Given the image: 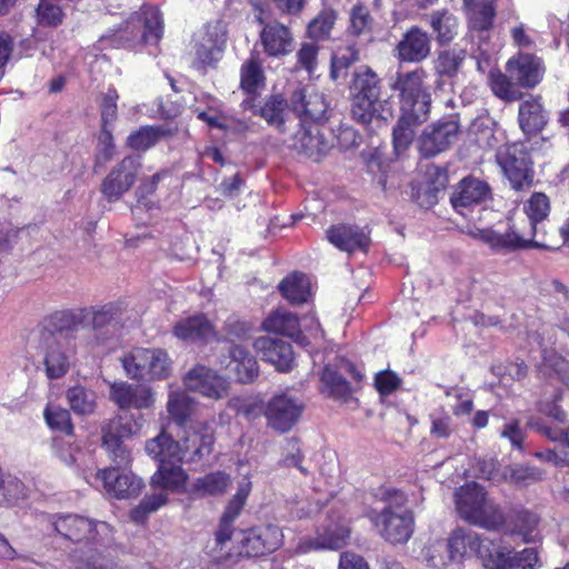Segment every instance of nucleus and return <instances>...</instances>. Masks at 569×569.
Returning <instances> with one entry per match:
<instances>
[{
  "label": "nucleus",
  "instance_id": "obj_1",
  "mask_svg": "<svg viewBox=\"0 0 569 569\" xmlns=\"http://www.w3.org/2000/svg\"><path fill=\"white\" fill-rule=\"evenodd\" d=\"M427 79L428 72L420 66L397 71L389 82L399 103V118L392 128V143L398 152L409 148L416 130L430 118L432 96Z\"/></svg>",
  "mask_w": 569,
  "mask_h": 569
},
{
  "label": "nucleus",
  "instance_id": "obj_2",
  "mask_svg": "<svg viewBox=\"0 0 569 569\" xmlns=\"http://www.w3.org/2000/svg\"><path fill=\"white\" fill-rule=\"evenodd\" d=\"M377 497L387 506L373 512L370 520L380 536L391 545H405L415 531V515L411 509L402 508L407 502L403 491L393 487H380Z\"/></svg>",
  "mask_w": 569,
  "mask_h": 569
},
{
  "label": "nucleus",
  "instance_id": "obj_3",
  "mask_svg": "<svg viewBox=\"0 0 569 569\" xmlns=\"http://www.w3.org/2000/svg\"><path fill=\"white\" fill-rule=\"evenodd\" d=\"M456 508L461 518L488 530H499L507 521L500 507L487 499V492L477 482L466 483L457 490Z\"/></svg>",
  "mask_w": 569,
  "mask_h": 569
},
{
  "label": "nucleus",
  "instance_id": "obj_4",
  "mask_svg": "<svg viewBox=\"0 0 569 569\" xmlns=\"http://www.w3.org/2000/svg\"><path fill=\"white\" fill-rule=\"evenodd\" d=\"M382 79L369 66L358 67L349 84L351 116L355 121L369 126L376 117L377 106L381 101Z\"/></svg>",
  "mask_w": 569,
  "mask_h": 569
},
{
  "label": "nucleus",
  "instance_id": "obj_5",
  "mask_svg": "<svg viewBox=\"0 0 569 569\" xmlns=\"http://www.w3.org/2000/svg\"><path fill=\"white\" fill-rule=\"evenodd\" d=\"M121 363L129 378L147 382L166 380L173 369V361L163 348H133Z\"/></svg>",
  "mask_w": 569,
  "mask_h": 569
},
{
  "label": "nucleus",
  "instance_id": "obj_6",
  "mask_svg": "<svg viewBox=\"0 0 569 569\" xmlns=\"http://www.w3.org/2000/svg\"><path fill=\"white\" fill-rule=\"evenodd\" d=\"M53 531L62 539L86 546L101 545L102 535H109L111 527L79 513H54L49 516Z\"/></svg>",
  "mask_w": 569,
  "mask_h": 569
},
{
  "label": "nucleus",
  "instance_id": "obj_7",
  "mask_svg": "<svg viewBox=\"0 0 569 569\" xmlns=\"http://www.w3.org/2000/svg\"><path fill=\"white\" fill-rule=\"evenodd\" d=\"M141 418V416L136 417L132 413L117 415L101 426V447L117 466L129 465L130 451L126 447L124 440L139 433Z\"/></svg>",
  "mask_w": 569,
  "mask_h": 569
},
{
  "label": "nucleus",
  "instance_id": "obj_8",
  "mask_svg": "<svg viewBox=\"0 0 569 569\" xmlns=\"http://www.w3.org/2000/svg\"><path fill=\"white\" fill-rule=\"evenodd\" d=\"M496 158L513 190L523 191L533 184L531 157L522 143L507 144L497 152Z\"/></svg>",
  "mask_w": 569,
  "mask_h": 569
},
{
  "label": "nucleus",
  "instance_id": "obj_9",
  "mask_svg": "<svg viewBox=\"0 0 569 569\" xmlns=\"http://www.w3.org/2000/svg\"><path fill=\"white\" fill-rule=\"evenodd\" d=\"M241 538L237 543L238 556L246 559L268 556L283 545L282 529L273 523L252 526L240 531Z\"/></svg>",
  "mask_w": 569,
  "mask_h": 569
},
{
  "label": "nucleus",
  "instance_id": "obj_10",
  "mask_svg": "<svg viewBox=\"0 0 569 569\" xmlns=\"http://www.w3.org/2000/svg\"><path fill=\"white\" fill-rule=\"evenodd\" d=\"M531 230L521 224V220L509 219L508 228L505 232H495L493 251L515 252L527 249L557 250L558 246L550 241L546 233L536 239Z\"/></svg>",
  "mask_w": 569,
  "mask_h": 569
},
{
  "label": "nucleus",
  "instance_id": "obj_11",
  "mask_svg": "<svg viewBox=\"0 0 569 569\" xmlns=\"http://www.w3.org/2000/svg\"><path fill=\"white\" fill-rule=\"evenodd\" d=\"M141 162L134 156H126L101 182V193L109 202L118 201L137 181Z\"/></svg>",
  "mask_w": 569,
  "mask_h": 569
},
{
  "label": "nucleus",
  "instance_id": "obj_12",
  "mask_svg": "<svg viewBox=\"0 0 569 569\" xmlns=\"http://www.w3.org/2000/svg\"><path fill=\"white\" fill-rule=\"evenodd\" d=\"M303 409V403L296 398L289 397L286 393H279L267 402L263 416L270 428L284 433L297 425Z\"/></svg>",
  "mask_w": 569,
  "mask_h": 569
},
{
  "label": "nucleus",
  "instance_id": "obj_13",
  "mask_svg": "<svg viewBox=\"0 0 569 569\" xmlns=\"http://www.w3.org/2000/svg\"><path fill=\"white\" fill-rule=\"evenodd\" d=\"M460 133V124L453 118L440 119L428 126L419 140V150L425 158H431L447 150Z\"/></svg>",
  "mask_w": 569,
  "mask_h": 569
},
{
  "label": "nucleus",
  "instance_id": "obj_14",
  "mask_svg": "<svg viewBox=\"0 0 569 569\" xmlns=\"http://www.w3.org/2000/svg\"><path fill=\"white\" fill-rule=\"evenodd\" d=\"M88 308L56 310L40 322V340L54 339L56 335H72L83 327L89 319Z\"/></svg>",
  "mask_w": 569,
  "mask_h": 569
},
{
  "label": "nucleus",
  "instance_id": "obj_15",
  "mask_svg": "<svg viewBox=\"0 0 569 569\" xmlns=\"http://www.w3.org/2000/svg\"><path fill=\"white\" fill-rule=\"evenodd\" d=\"M506 71L519 88L533 89L543 80L546 66L537 54L519 51L509 58Z\"/></svg>",
  "mask_w": 569,
  "mask_h": 569
},
{
  "label": "nucleus",
  "instance_id": "obj_16",
  "mask_svg": "<svg viewBox=\"0 0 569 569\" xmlns=\"http://www.w3.org/2000/svg\"><path fill=\"white\" fill-rule=\"evenodd\" d=\"M431 36L419 26L409 27L393 48L400 63H421L431 53Z\"/></svg>",
  "mask_w": 569,
  "mask_h": 569
},
{
  "label": "nucleus",
  "instance_id": "obj_17",
  "mask_svg": "<svg viewBox=\"0 0 569 569\" xmlns=\"http://www.w3.org/2000/svg\"><path fill=\"white\" fill-rule=\"evenodd\" d=\"M171 333L184 343L199 346H204L217 339L216 326L203 312H196L176 321Z\"/></svg>",
  "mask_w": 569,
  "mask_h": 569
},
{
  "label": "nucleus",
  "instance_id": "obj_18",
  "mask_svg": "<svg viewBox=\"0 0 569 569\" xmlns=\"http://www.w3.org/2000/svg\"><path fill=\"white\" fill-rule=\"evenodd\" d=\"M326 238L335 248L349 254L368 252L371 244L370 230L347 222L331 224L326 230Z\"/></svg>",
  "mask_w": 569,
  "mask_h": 569
},
{
  "label": "nucleus",
  "instance_id": "obj_19",
  "mask_svg": "<svg viewBox=\"0 0 569 569\" xmlns=\"http://www.w3.org/2000/svg\"><path fill=\"white\" fill-rule=\"evenodd\" d=\"M239 89L246 96L241 108H254L261 91L266 88V74L259 53H251L240 67Z\"/></svg>",
  "mask_w": 569,
  "mask_h": 569
},
{
  "label": "nucleus",
  "instance_id": "obj_20",
  "mask_svg": "<svg viewBox=\"0 0 569 569\" xmlns=\"http://www.w3.org/2000/svg\"><path fill=\"white\" fill-rule=\"evenodd\" d=\"M251 489V481L243 480L238 485L236 493L228 500L214 532V539L218 546H223L231 540L234 531V521L244 509Z\"/></svg>",
  "mask_w": 569,
  "mask_h": 569
},
{
  "label": "nucleus",
  "instance_id": "obj_21",
  "mask_svg": "<svg viewBox=\"0 0 569 569\" xmlns=\"http://www.w3.org/2000/svg\"><path fill=\"white\" fill-rule=\"evenodd\" d=\"M491 187L487 181L468 176L457 183L450 202L458 213L466 216L465 210L486 202L491 198Z\"/></svg>",
  "mask_w": 569,
  "mask_h": 569
},
{
  "label": "nucleus",
  "instance_id": "obj_22",
  "mask_svg": "<svg viewBox=\"0 0 569 569\" xmlns=\"http://www.w3.org/2000/svg\"><path fill=\"white\" fill-rule=\"evenodd\" d=\"M253 348L261 360L272 365L279 372H290L296 367L292 346L280 338L259 337L253 341Z\"/></svg>",
  "mask_w": 569,
  "mask_h": 569
},
{
  "label": "nucleus",
  "instance_id": "obj_23",
  "mask_svg": "<svg viewBox=\"0 0 569 569\" xmlns=\"http://www.w3.org/2000/svg\"><path fill=\"white\" fill-rule=\"evenodd\" d=\"M120 467L100 469L96 479L102 482L103 489L112 498L128 499L137 497L143 488L142 480L134 475L120 472Z\"/></svg>",
  "mask_w": 569,
  "mask_h": 569
},
{
  "label": "nucleus",
  "instance_id": "obj_24",
  "mask_svg": "<svg viewBox=\"0 0 569 569\" xmlns=\"http://www.w3.org/2000/svg\"><path fill=\"white\" fill-rule=\"evenodd\" d=\"M184 383L190 390L216 400L227 397L229 391V382L202 365H197L187 372Z\"/></svg>",
  "mask_w": 569,
  "mask_h": 569
},
{
  "label": "nucleus",
  "instance_id": "obj_25",
  "mask_svg": "<svg viewBox=\"0 0 569 569\" xmlns=\"http://www.w3.org/2000/svg\"><path fill=\"white\" fill-rule=\"evenodd\" d=\"M110 399L120 409H149L154 403L152 389L144 385H134L127 381L110 385Z\"/></svg>",
  "mask_w": 569,
  "mask_h": 569
},
{
  "label": "nucleus",
  "instance_id": "obj_26",
  "mask_svg": "<svg viewBox=\"0 0 569 569\" xmlns=\"http://www.w3.org/2000/svg\"><path fill=\"white\" fill-rule=\"evenodd\" d=\"M258 21L262 24L260 42L268 57H283L292 51L295 39L288 26L278 20L264 22L261 17L258 18Z\"/></svg>",
  "mask_w": 569,
  "mask_h": 569
},
{
  "label": "nucleus",
  "instance_id": "obj_27",
  "mask_svg": "<svg viewBox=\"0 0 569 569\" xmlns=\"http://www.w3.org/2000/svg\"><path fill=\"white\" fill-rule=\"evenodd\" d=\"M183 462L197 463L208 458L214 445L213 432L207 426L186 431V435L179 441Z\"/></svg>",
  "mask_w": 569,
  "mask_h": 569
},
{
  "label": "nucleus",
  "instance_id": "obj_28",
  "mask_svg": "<svg viewBox=\"0 0 569 569\" xmlns=\"http://www.w3.org/2000/svg\"><path fill=\"white\" fill-rule=\"evenodd\" d=\"M231 477L224 471H211L193 480L186 493L190 500L218 498L227 493L231 486Z\"/></svg>",
  "mask_w": 569,
  "mask_h": 569
},
{
  "label": "nucleus",
  "instance_id": "obj_29",
  "mask_svg": "<svg viewBox=\"0 0 569 569\" xmlns=\"http://www.w3.org/2000/svg\"><path fill=\"white\" fill-rule=\"evenodd\" d=\"M292 109L300 121L323 124L328 120V103L325 97L313 92L308 96L305 90H297L292 96Z\"/></svg>",
  "mask_w": 569,
  "mask_h": 569
},
{
  "label": "nucleus",
  "instance_id": "obj_30",
  "mask_svg": "<svg viewBox=\"0 0 569 569\" xmlns=\"http://www.w3.org/2000/svg\"><path fill=\"white\" fill-rule=\"evenodd\" d=\"M261 327L266 332L289 337L300 346L310 343L308 337L301 331L299 318L289 311L281 309L271 311Z\"/></svg>",
  "mask_w": 569,
  "mask_h": 569
},
{
  "label": "nucleus",
  "instance_id": "obj_31",
  "mask_svg": "<svg viewBox=\"0 0 569 569\" xmlns=\"http://www.w3.org/2000/svg\"><path fill=\"white\" fill-rule=\"evenodd\" d=\"M486 539L469 529L456 528L450 533L447 542L449 560L461 561L465 557L472 555L479 558Z\"/></svg>",
  "mask_w": 569,
  "mask_h": 569
},
{
  "label": "nucleus",
  "instance_id": "obj_32",
  "mask_svg": "<svg viewBox=\"0 0 569 569\" xmlns=\"http://www.w3.org/2000/svg\"><path fill=\"white\" fill-rule=\"evenodd\" d=\"M146 451L158 462V466H170L183 462L180 442L176 441L172 436L164 430L146 442Z\"/></svg>",
  "mask_w": 569,
  "mask_h": 569
},
{
  "label": "nucleus",
  "instance_id": "obj_33",
  "mask_svg": "<svg viewBox=\"0 0 569 569\" xmlns=\"http://www.w3.org/2000/svg\"><path fill=\"white\" fill-rule=\"evenodd\" d=\"M350 533V528L345 523L329 521L317 530L316 538L305 541V545H307L306 550L341 549L348 543Z\"/></svg>",
  "mask_w": 569,
  "mask_h": 569
},
{
  "label": "nucleus",
  "instance_id": "obj_34",
  "mask_svg": "<svg viewBox=\"0 0 569 569\" xmlns=\"http://www.w3.org/2000/svg\"><path fill=\"white\" fill-rule=\"evenodd\" d=\"M339 13L332 6L325 4L306 26L305 37L322 43L333 39L332 34L338 22Z\"/></svg>",
  "mask_w": 569,
  "mask_h": 569
},
{
  "label": "nucleus",
  "instance_id": "obj_35",
  "mask_svg": "<svg viewBox=\"0 0 569 569\" xmlns=\"http://www.w3.org/2000/svg\"><path fill=\"white\" fill-rule=\"evenodd\" d=\"M322 124L300 121V128L295 133V148L305 152L308 157L325 153L329 143L321 132Z\"/></svg>",
  "mask_w": 569,
  "mask_h": 569
},
{
  "label": "nucleus",
  "instance_id": "obj_36",
  "mask_svg": "<svg viewBox=\"0 0 569 569\" xmlns=\"http://www.w3.org/2000/svg\"><path fill=\"white\" fill-rule=\"evenodd\" d=\"M230 366L236 379L241 383H251L259 377V365L256 357L242 345L229 348Z\"/></svg>",
  "mask_w": 569,
  "mask_h": 569
},
{
  "label": "nucleus",
  "instance_id": "obj_37",
  "mask_svg": "<svg viewBox=\"0 0 569 569\" xmlns=\"http://www.w3.org/2000/svg\"><path fill=\"white\" fill-rule=\"evenodd\" d=\"M188 473L182 469L181 463L170 466H158L157 471L151 476V487L160 491L173 493L187 490Z\"/></svg>",
  "mask_w": 569,
  "mask_h": 569
},
{
  "label": "nucleus",
  "instance_id": "obj_38",
  "mask_svg": "<svg viewBox=\"0 0 569 569\" xmlns=\"http://www.w3.org/2000/svg\"><path fill=\"white\" fill-rule=\"evenodd\" d=\"M510 536H520L525 543L535 542L539 535L540 517L523 507L512 509L508 515Z\"/></svg>",
  "mask_w": 569,
  "mask_h": 569
},
{
  "label": "nucleus",
  "instance_id": "obj_39",
  "mask_svg": "<svg viewBox=\"0 0 569 569\" xmlns=\"http://www.w3.org/2000/svg\"><path fill=\"white\" fill-rule=\"evenodd\" d=\"M523 212L527 219H521V224L527 226L538 236L539 224L543 223L551 212L550 198L541 191L532 192L523 203Z\"/></svg>",
  "mask_w": 569,
  "mask_h": 569
},
{
  "label": "nucleus",
  "instance_id": "obj_40",
  "mask_svg": "<svg viewBox=\"0 0 569 569\" xmlns=\"http://www.w3.org/2000/svg\"><path fill=\"white\" fill-rule=\"evenodd\" d=\"M467 58L465 49L449 48L437 52L432 61V69L437 78V82L445 79H453L461 70Z\"/></svg>",
  "mask_w": 569,
  "mask_h": 569
},
{
  "label": "nucleus",
  "instance_id": "obj_41",
  "mask_svg": "<svg viewBox=\"0 0 569 569\" xmlns=\"http://www.w3.org/2000/svg\"><path fill=\"white\" fill-rule=\"evenodd\" d=\"M280 295L293 306L307 303L311 298V286L308 277L295 271L284 277L278 284Z\"/></svg>",
  "mask_w": 569,
  "mask_h": 569
},
{
  "label": "nucleus",
  "instance_id": "obj_42",
  "mask_svg": "<svg viewBox=\"0 0 569 569\" xmlns=\"http://www.w3.org/2000/svg\"><path fill=\"white\" fill-rule=\"evenodd\" d=\"M519 126L526 134H537L545 128L547 119L541 97H530L519 104Z\"/></svg>",
  "mask_w": 569,
  "mask_h": 569
},
{
  "label": "nucleus",
  "instance_id": "obj_43",
  "mask_svg": "<svg viewBox=\"0 0 569 569\" xmlns=\"http://www.w3.org/2000/svg\"><path fill=\"white\" fill-rule=\"evenodd\" d=\"M288 108V101L282 94H270L262 106H259V99L254 108H241L243 111H251L253 116H259L267 123L274 127L280 132L284 131V112Z\"/></svg>",
  "mask_w": 569,
  "mask_h": 569
},
{
  "label": "nucleus",
  "instance_id": "obj_44",
  "mask_svg": "<svg viewBox=\"0 0 569 569\" xmlns=\"http://www.w3.org/2000/svg\"><path fill=\"white\" fill-rule=\"evenodd\" d=\"M497 16L492 1L482 2L472 8L468 16V26L471 32H476L480 41H488L493 29Z\"/></svg>",
  "mask_w": 569,
  "mask_h": 569
},
{
  "label": "nucleus",
  "instance_id": "obj_45",
  "mask_svg": "<svg viewBox=\"0 0 569 569\" xmlns=\"http://www.w3.org/2000/svg\"><path fill=\"white\" fill-rule=\"evenodd\" d=\"M320 381L323 386V392L335 400L348 403L352 399V393L357 390L353 389L350 382L335 368L325 366Z\"/></svg>",
  "mask_w": 569,
  "mask_h": 569
},
{
  "label": "nucleus",
  "instance_id": "obj_46",
  "mask_svg": "<svg viewBox=\"0 0 569 569\" xmlns=\"http://www.w3.org/2000/svg\"><path fill=\"white\" fill-rule=\"evenodd\" d=\"M169 136H171V131L163 126H142L127 137L126 146L133 151L146 152L154 147L160 139Z\"/></svg>",
  "mask_w": 569,
  "mask_h": 569
},
{
  "label": "nucleus",
  "instance_id": "obj_47",
  "mask_svg": "<svg viewBox=\"0 0 569 569\" xmlns=\"http://www.w3.org/2000/svg\"><path fill=\"white\" fill-rule=\"evenodd\" d=\"M44 348L46 373L49 379L62 378L70 368L68 356L61 350L60 343L56 339L41 341Z\"/></svg>",
  "mask_w": 569,
  "mask_h": 569
},
{
  "label": "nucleus",
  "instance_id": "obj_48",
  "mask_svg": "<svg viewBox=\"0 0 569 569\" xmlns=\"http://www.w3.org/2000/svg\"><path fill=\"white\" fill-rule=\"evenodd\" d=\"M66 399L77 416H91L97 409V393L82 385L68 388Z\"/></svg>",
  "mask_w": 569,
  "mask_h": 569
},
{
  "label": "nucleus",
  "instance_id": "obj_49",
  "mask_svg": "<svg viewBox=\"0 0 569 569\" xmlns=\"http://www.w3.org/2000/svg\"><path fill=\"white\" fill-rule=\"evenodd\" d=\"M375 19L369 7L363 2H357L349 11V22L346 32L351 38L370 36L373 31Z\"/></svg>",
  "mask_w": 569,
  "mask_h": 569
},
{
  "label": "nucleus",
  "instance_id": "obj_50",
  "mask_svg": "<svg viewBox=\"0 0 569 569\" xmlns=\"http://www.w3.org/2000/svg\"><path fill=\"white\" fill-rule=\"evenodd\" d=\"M43 419L51 431L59 432L70 438L76 436V428L70 410L60 405L47 403L43 409Z\"/></svg>",
  "mask_w": 569,
  "mask_h": 569
},
{
  "label": "nucleus",
  "instance_id": "obj_51",
  "mask_svg": "<svg viewBox=\"0 0 569 569\" xmlns=\"http://www.w3.org/2000/svg\"><path fill=\"white\" fill-rule=\"evenodd\" d=\"M222 47L210 34H206L194 47V58L192 67L197 70L206 71L208 68H214L220 60Z\"/></svg>",
  "mask_w": 569,
  "mask_h": 569
},
{
  "label": "nucleus",
  "instance_id": "obj_52",
  "mask_svg": "<svg viewBox=\"0 0 569 569\" xmlns=\"http://www.w3.org/2000/svg\"><path fill=\"white\" fill-rule=\"evenodd\" d=\"M430 27L439 46L449 44L458 32V20L448 11H435L430 16Z\"/></svg>",
  "mask_w": 569,
  "mask_h": 569
},
{
  "label": "nucleus",
  "instance_id": "obj_53",
  "mask_svg": "<svg viewBox=\"0 0 569 569\" xmlns=\"http://www.w3.org/2000/svg\"><path fill=\"white\" fill-rule=\"evenodd\" d=\"M513 550L496 548L492 540L486 539L479 559L486 569H513Z\"/></svg>",
  "mask_w": 569,
  "mask_h": 569
},
{
  "label": "nucleus",
  "instance_id": "obj_54",
  "mask_svg": "<svg viewBox=\"0 0 569 569\" xmlns=\"http://www.w3.org/2000/svg\"><path fill=\"white\" fill-rule=\"evenodd\" d=\"M489 87L497 98L507 102L520 100L522 97V93L518 90V84L511 76L500 70L490 71Z\"/></svg>",
  "mask_w": 569,
  "mask_h": 569
},
{
  "label": "nucleus",
  "instance_id": "obj_55",
  "mask_svg": "<svg viewBox=\"0 0 569 569\" xmlns=\"http://www.w3.org/2000/svg\"><path fill=\"white\" fill-rule=\"evenodd\" d=\"M88 309L90 310L89 318H91L92 330L100 332L113 321L119 320L126 308L122 301H111L103 306Z\"/></svg>",
  "mask_w": 569,
  "mask_h": 569
},
{
  "label": "nucleus",
  "instance_id": "obj_56",
  "mask_svg": "<svg viewBox=\"0 0 569 569\" xmlns=\"http://www.w3.org/2000/svg\"><path fill=\"white\" fill-rule=\"evenodd\" d=\"M168 500V493L164 491L146 495L140 503L130 510L129 518L132 522L142 525L151 513L167 505Z\"/></svg>",
  "mask_w": 569,
  "mask_h": 569
},
{
  "label": "nucleus",
  "instance_id": "obj_57",
  "mask_svg": "<svg viewBox=\"0 0 569 569\" xmlns=\"http://www.w3.org/2000/svg\"><path fill=\"white\" fill-rule=\"evenodd\" d=\"M359 50L356 46L341 48L331 56L330 78L335 81L345 79L349 69L359 60Z\"/></svg>",
  "mask_w": 569,
  "mask_h": 569
},
{
  "label": "nucleus",
  "instance_id": "obj_58",
  "mask_svg": "<svg viewBox=\"0 0 569 569\" xmlns=\"http://www.w3.org/2000/svg\"><path fill=\"white\" fill-rule=\"evenodd\" d=\"M192 409L193 401L186 392H170L167 402V410L170 418L179 427H183L189 421Z\"/></svg>",
  "mask_w": 569,
  "mask_h": 569
},
{
  "label": "nucleus",
  "instance_id": "obj_59",
  "mask_svg": "<svg viewBox=\"0 0 569 569\" xmlns=\"http://www.w3.org/2000/svg\"><path fill=\"white\" fill-rule=\"evenodd\" d=\"M163 37V18L158 9L146 12L141 42L157 46Z\"/></svg>",
  "mask_w": 569,
  "mask_h": 569
},
{
  "label": "nucleus",
  "instance_id": "obj_60",
  "mask_svg": "<svg viewBox=\"0 0 569 569\" xmlns=\"http://www.w3.org/2000/svg\"><path fill=\"white\" fill-rule=\"evenodd\" d=\"M224 339L232 345H241L251 338L252 325L231 316L223 323Z\"/></svg>",
  "mask_w": 569,
  "mask_h": 569
},
{
  "label": "nucleus",
  "instance_id": "obj_61",
  "mask_svg": "<svg viewBox=\"0 0 569 569\" xmlns=\"http://www.w3.org/2000/svg\"><path fill=\"white\" fill-rule=\"evenodd\" d=\"M319 52V42L312 40L301 42L296 52L297 67L307 71L309 74L315 73L318 67Z\"/></svg>",
  "mask_w": 569,
  "mask_h": 569
},
{
  "label": "nucleus",
  "instance_id": "obj_62",
  "mask_svg": "<svg viewBox=\"0 0 569 569\" xmlns=\"http://www.w3.org/2000/svg\"><path fill=\"white\" fill-rule=\"evenodd\" d=\"M303 459L305 455L301 450L300 440L297 437L287 438L282 447L280 465L284 467H295L306 476L309 471L302 466Z\"/></svg>",
  "mask_w": 569,
  "mask_h": 569
},
{
  "label": "nucleus",
  "instance_id": "obj_63",
  "mask_svg": "<svg viewBox=\"0 0 569 569\" xmlns=\"http://www.w3.org/2000/svg\"><path fill=\"white\" fill-rule=\"evenodd\" d=\"M37 21L42 27L56 28L62 23L63 11L62 9L47 0H40L37 9Z\"/></svg>",
  "mask_w": 569,
  "mask_h": 569
},
{
  "label": "nucleus",
  "instance_id": "obj_64",
  "mask_svg": "<svg viewBox=\"0 0 569 569\" xmlns=\"http://www.w3.org/2000/svg\"><path fill=\"white\" fill-rule=\"evenodd\" d=\"M545 472L532 466L517 465L510 470V481L516 486H528L543 479Z\"/></svg>",
  "mask_w": 569,
  "mask_h": 569
}]
</instances>
